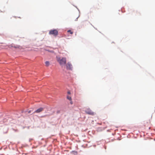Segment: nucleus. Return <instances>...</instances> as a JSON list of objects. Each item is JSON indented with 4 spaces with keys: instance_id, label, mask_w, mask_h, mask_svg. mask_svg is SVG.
I'll list each match as a JSON object with an SVG mask.
<instances>
[{
    "instance_id": "obj_1",
    "label": "nucleus",
    "mask_w": 155,
    "mask_h": 155,
    "mask_svg": "<svg viewBox=\"0 0 155 155\" xmlns=\"http://www.w3.org/2000/svg\"><path fill=\"white\" fill-rule=\"evenodd\" d=\"M56 58L57 61L61 66L64 65L66 64V59L65 58H61L57 56Z\"/></svg>"
},
{
    "instance_id": "obj_2",
    "label": "nucleus",
    "mask_w": 155,
    "mask_h": 155,
    "mask_svg": "<svg viewBox=\"0 0 155 155\" xmlns=\"http://www.w3.org/2000/svg\"><path fill=\"white\" fill-rule=\"evenodd\" d=\"M49 34L56 36L58 34V31L56 29L51 30L49 31Z\"/></svg>"
},
{
    "instance_id": "obj_3",
    "label": "nucleus",
    "mask_w": 155,
    "mask_h": 155,
    "mask_svg": "<svg viewBox=\"0 0 155 155\" xmlns=\"http://www.w3.org/2000/svg\"><path fill=\"white\" fill-rule=\"evenodd\" d=\"M85 112L86 114L91 115H94L95 114V113L89 108L87 109Z\"/></svg>"
},
{
    "instance_id": "obj_4",
    "label": "nucleus",
    "mask_w": 155,
    "mask_h": 155,
    "mask_svg": "<svg viewBox=\"0 0 155 155\" xmlns=\"http://www.w3.org/2000/svg\"><path fill=\"white\" fill-rule=\"evenodd\" d=\"M66 66L67 69L70 70L71 69L72 65L69 62L66 65Z\"/></svg>"
},
{
    "instance_id": "obj_5",
    "label": "nucleus",
    "mask_w": 155,
    "mask_h": 155,
    "mask_svg": "<svg viewBox=\"0 0 155 155\" xmlns=\"http://www.w3.org/2000/svg\"><path fill=\"white\" fill-rule=\"evenodd\" d=\"M44 108L42 107H41L39 108L38 109L36 110H35L34 113H38L41 112L43 110Z\"/></svg>"
},
{
    "instance_id": "obj_6",
    "label": "nucleus",
    "mask_w": 155,
    "mask_h": 155,
    "mask_svg": "<svg viewBox=\"0 0 155 155\" xmlns=\"http://www.w3.org/2000/svg\"><path fill=\"white\" fill-rule=\"evenodd\" d=\"M45 66L47 67H48V66H49V65H50V62L49 61H46L45 62Z\"/></svg>"
},
{
    "instance_id": "obj_7",
    "label": "nucleus",
    "mask_w": 155,
    "mask_h": 155,
    "mask_svg": "<svg viewBox=\"0 0 155 155\" xmlns=\"http://www.w3.org/2000/svg\"><path fill=\"white\" fill-rule=\"evenodd\" d=\"M106 127H103V128H100V127H99V128H98L97 130L98 131H102L103 130H104Z\"/></svg>"
},
{
    "instance_id": "obj_8",
    "label": "nucleus",
    "mask_w": 155,
    "mask_h": 155,
    "mask_svg": "<svg viewBox=\"0 0 155 155\" xmlns=\"http://www.w3.org/2000/svg\"><path fill=\"white\" fill-rule=\"evenodd\" d=\"M67 98L70 101H71L72 99L71 97L68 96H67Z\"/></svg>"
},
{
    "instance_id": "obj_9",
    "label": "nucleus",
    "mask_w": 155,
    "mask_h": 155,
    "mask_svg": "<svg viewBox=\"0 0 155 155\" xmlns=\"http://www.w3.org/2000/svg\"><path fill=\"white\" fill-rule=\"evenodd\" d=\"M67 32H69L71 34H73V31H72L71 30H68L67 31Z\"/></svg>"
},
{
    "instance_id": "obj_10",
    "label": "nucleus",
    "mask_w": 155,
    "mask_h": 155,
    "mask_svg": "<svg viewBox=\"0 0 155 155\" xmlns=\"http://www.w3.org/2000/svg\"><path fill=\"white\" fill-rule=\"evenodd\" d=\"M68 94H71L70 92L69 91L68 92Z\"/></svg>"
},
{
    "instance_id": "obj_11",
    "label": "nucleus",
    "mask_w": 155,
    "mask_h": 155,
    "mask_svg": "<svg viewBox=\"0 0 155 155\" xmlns=\"http://www.w3.org/2000/svg\"><path fill=\"white\" fill-rule=\"evenodd\" d=\"M71 101H70V104H73V102Z\"/></svg>"
},
{
    "instance_id": "obj_12",
    "label": "nucleus",
    "mask_w": 155,
    "mask_h": 155,
    "mask_svg": "<svg viewBox=\"0 0 155 155\" xmlns=\"http://www.w3.org/2000/svg\"><path fill=\"white\" fill-rule=\"evenodd\" d=\"M30 113V111H28V113Z\"/></svg>"
}]
</instances>
